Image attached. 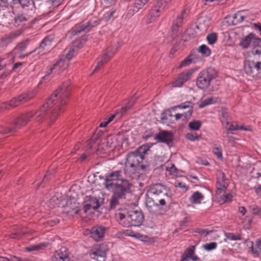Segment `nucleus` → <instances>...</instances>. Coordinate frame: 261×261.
Masks as SVG:
<instances>
[{"instance_id": "f257e3e1", "label": "nucleus", "mask_w": 261, "mask_h": 261, "mask_svg": "<svg viewBox=\"0 0 261 261\" xmlns=\"http://www.w3.org/2000/svg\"><path fill=\"white\" fill-rule=\"evenodd\" d=\"M69 85L68 82L64 83L38 110L21 114L14 121L13 127L1 133L14 132L25 126L33 118L34 121L39 123L45 122L47 125L53 123L62 111L61 107L66 103V98L69 94Z\"/></svg>"}, {"instance_id": "f03ea898", "label": "nucleus", "mask_w": 261, "mask_h": 261, "mask_svg": "<svg viewBox=\"0 0 261 261\" xmlns=\"http://www.w3.org/2000/svg\"><path fill=\"white\" fill-rule=\"evenodd\" d=\"M171 195L169 188L162 184L151 185L146 195V206L152 214H156L159 208L165 206L170 202Z\"/></svg>"}, {"instance_id": "7ed1b4c3", "label": "nucleus", "mask_w": 261, "mask_h": 261, "mask_svg": "<svg viewBox=\"0 0 261 261\" xmlns=\"http://www.w3.org/2000/svg\"><path fill=\"white\" fill-rule=\"evenodd\" d=\"M115 217L119 224L125 227L139 226L144 220V215L141 211L126 209L120 210L115 214Z\"/></svg>"}, {"instance_id": "20e7f679", "label": "nucleus", "mask_w": 261, "mask_h": 261, "mask_svg": "<svg viewBox=\"0 0 261 261\" xmlns=\"http://www.w3.org/2000/svg\"><path fill=\"white\" fill-rule=\"evenodd\" d=\"M144 160V155L136 150L128 153L124 164V171L127 177L134 178L140 169H144L145 166L141 163Z\"/></svg>"}, {"instance_id": "39448f33", "label": "nucleus", "mask_w": 261, "mask_h": 261, "mask_svg": "<svg viewBox=\"0 0 261 261\" xmlns=\"http://www.w3.org/2000/svg\"><path fill=\"white\" fill-rule=\"evenodd\" d=\"M121 171L117 170L112 172L106 176L103 185L106 189L109 191L130 189L132 184L128 180L121 177Z\"/></svg>"}, {"instance_id": "423d86ee", "label": "nucleus", "mask_w": 261, "mask_h": 261, "mask_svg": "<svg viewBox=\"0 0 261 261\" xmlns=\"http://www.w3.org/2000/svg\"><path fill=\"white\" fill-rule=\"evenodd\" d=\"M217 76V71L212 67L207 68L199 72L196 80V86L199 89H207L211 81Z\"/></svg>"}, {"instance_id": "0eeeda50", "label": "nucleus", "mask_w": 261, "mask_h": 261, "mask_svg": "<svg viewBox=\"0 0 261 261\" xmlns=\"http://www.w3.org/2000/svg\"><path fill=\"white\" fill-rule=\"evenodd\" d=\"M34 93L33 91L22 93L17 97H15L8 102L3 103L0 105V112L9 110L14 108L19 105L26 102L34 97Z\"/></svg>"}, {"instance_id": "6e6552de", "label": "nucleus", "mask_w": 261, "mask_h": 261, "mask_svg": "<svg viewBox=\"0 0 261 261\" xmlns=\"http://www.w3.org/2000/svg\"><path fill=\"white\" fill-rule=\"evenodd\" d=\"M69 60L64 58V56L60 57L58 61L53 65V67L50 68L47 73L43 76L42 80L41 81V83L49 81L51 79L50 74L51 73L57 74L61 73L67 68L69 66Z\"/></svg>"}, {"instance_id": "1a4fd4ad", "label": "nucleus", "mask_w": 261, "mask_h": 261, "mask_svg": "<svg viewBox=\"0 0 261 261\" xmlns=\"http://www.w3.org/2000/svg\"><path fill=\"white\" fill-rule=\"evenodd\" d=\"M245 73L251 76L259 79L261 77V62L251 60L246 61L244 63Z\"/></svg>"}, {"instance_id": "9d476101", "label": "nucleus", "mask_w": 261, "mask_h": 261, "mask_svg": "<svg viewBox=\"0 0 261 261\" xmlns=\"http://www.w3.org/2000/svg\"><path fill=\"white\" fill-rule=\"evenodd\" d=\"M113 195L110 202V207L111 210L115 209L120 204V200L125 199L127 194L131 192L130 189H123L118 190H111Z\"/></svg>"}, {"instance_id": "9b49d317", "label": "nucleus", "mask_w": 261, "mask_h": 261, "mask_svg": "<svg viewBox=\"0 0 261 261\" xmlns=\"http://www.w3.org/2000/svg\"><path fill=\"white\" fill-rule=\"evenodd\" d=\"M194 72V70L193 69H190L186 71L182 72L178 75V77L172 82L171 84L172 87H182L185 83L191 79Z\"/></svg>"}, {"instance_id": "f8f14e48", "label": "nucleus", "mask_w": 261, "mask_h": 261, "mask_svg": "<svg viewBox=\"0 0 261 261\" xmlns=\"http://www.w3.org/2000/svg\"><path fill=\"white\" fill-rule=\"evenodd\" d=\"M107 249L104 245L92 249L89 253L90 257L97 261H105Z\"/></svg>"}, {"instance_id": "ddd939ff", "label": "nucleus", "mask_w": 261, "mask_h": 261, "mask_svg": "<svg viewBox=\"0 0 261 261\" xmlns=\"http://www.w3.org/2000/svg\"><path fill=\"white\" fill-rule=\"evenodd\" d=\"M217 193L221 194L225 192L228 186V180L226 178L225 174L222 171L217 173Z\"/></svg>"}, {"instance_id": "4468645a", "label": "nucleus", "mask_w": 261, "mask_h": 261, "mask_svg": "<svg viewBox=\"0 0 261 261\" xmlns=\"http://www.w3.org/2000/svg\"><path fill=\"white\" fill-rule=\"evenodd\" d=\"M15 6L19 4L23 10L32 16L35 12V5L34 0H14Z\"/></svg>"}, {"instance_id": "2eb2a0df", "label": "nucleus", "mask_w": 261, "mask_h": 261, "mask_svg": "<svg viewBox=\"0 0 261 261\" xmlns=\"http://www.w3.org/2000/svg\"><path fill=\"white\" fill-rule=\"evenodd\" d=\"M52 261H69V252L68 248L62 246L56 251L51 256Z\"/></svg>"}, {"instance_id": "dca6fc26", "label": "nucleus", "mask_w": 261, "mask_h": 261, "mask_svg": "<svg viewBox=\"0 0 261 261\" xmlns=\"http://www.w3.org/2000/svg\"><path fill=\"white\" fill-rule=\"evenodd\" d=\"M187 16V12L186 10L182 11L180 14L178 16L173 22L172 26L171 28L172 37L175 38L177 36V33L179 28L181 26L182 21Z\"/></svg>"}, {"instance_id": "f3484780", "label": "nucleus", "mask_w": 261, "mask_h": 261, "mask_svg": "<svg viewBox=\"0 0 261 261\" xmlns=\"http://www.w3.org/2000/svg\"><path fill=\"white\" fill-rule=\"evenodd\" d=\"M116 51V49H113V47H108L106 53L101 57L100 60L98 62L93 73L97 71L104 64L106 63L113 56Z\"/></svg>"}, {"instance_id": "a211bd4d", "label": "nucleus", "mask_w": 261, "mask_h": 261, "mask_svg": "<svg viewBox=\"0 0 261 261\" xmlns=\"http://www.w3.org/2000/svg\"><path fill=\"white\" fill-rule=\"evenodd\" d=\"M106 231V228L105 227L97 225L93 227L90 230V236L95 241H100L104 237Z\"/></svg>"}, {"instance_id": "6ab92c4d", "label": "nucleus", "mask_w": 261, "mask_h": 261, "mask_svg": "<svg viewBox=\"0 0 261 261\" xmlns=\"http://www.w3.org/2000/svg\"><path fill=\"white\" fill-rule=\"evenodd\" d=\"M99 22L96 19H91L89 21L86 25L82 24L79 29H75L72 31L71 34L76 35L82 32H88L92 28L96 26Z\"/></svg>"}, {"instance_id": "aec40b11", "label": "nucleus", "mask_w": 261, "mask_h": 261, "mask_svg": "<svg viewBox=\"0 0 261 261\" xmlns=\"http://www.w3.org/2000/svg\"><path fill=\"white\" fill-rule=\"evenodd\" d=\"M223 125L226 129V131H229L231 130H249V127H245L243 125H240L239 123L237 121H233L230 122L229 121H226L225 122H223Z\"/></svg>"}, {"instance_id": "412c9836", "label": "nucleus", "mask_w": 261, "mask_h": 261, "mask_svg": "<svg viewBox=\"0 0 261 261\" xmlns=\"http://www.w3.org/2000/svg\"><path fill=\"white\" fill-rule=\"evenodd\" d=\"M172 134L168 131H162L159 133L154 137L155 140H158L159 142L165 143L170 145L172 142Z\"/></svg>"}, {"instance_id": "4be33fe9", "label": "nucleus", "mask_w": 261, "mask_h": 261, "mask_svg": "<svg viewBox=\"0 0 261 261\" xmlns=\"http://www.w3.org/2000/svg\"><path fill=\"white\" fill-rule=\"evenodd\" d=\"M20 34V32L19 31H17L5 35L3 38H2L0 42V45L2 47L7 46L14 39H15L18 36H19Z\"/></svg>"}, {"instance_id": "5701e85b", "label": "nucleus", "mask_w": 261, "mask_h": 261, "mask_svg": "<svg viewBox=\"0 0 261 261\" xmlns=\"http://www.w3.org/2000/svg\"><path fill=\"white\" fill-rule=\"evenodd\" d=\"M188 109L187 112L184 113L186 116H190L192 115L193 110V103L190 101H187L175 106L174 109Z\"/></svg>"}, {"instance_id": "b1692460", "label": "nucleus", "mask_w": 261, "mask_h": 261, "mask_svg": "<svg viewBox=\"0 0 261 261\" xmlns=\"http://www.w3.org/2000/svg\"><path fill=\"white\" fill-rule=\"evenodd\" d=\"M195 247L192 246L187 248L185 253L182 254L180 261H192L193 258L196 256H194Z\"/></svg>"}, {"instance_id": "393cba45", "label": "nucleus", "mask_w": 261, "mask_h": 261, "mask_svg": "<svg viewBox=\"0 0 261 261\" xmlns=\"http://www.w3.org/2000/svg\"><path fill=\"white\" fill-rule=\"evenodd\" d=\"M81 43L80 42L74 43L73 46L71 47L68 50V52L66 54L65 56H64V58L68 59L69 61L72 58L77 52V50L81 47Z\"/></svg>"}, {"instance_id": "a878e982", "label": "nucleus", "mask_w": 261, "mask_h": 261, "mask_svg": "<svg viewBox=\"0 0 261 261\" xmlns=\"http://www.w3.org/2000/svg\"><path fill=\"white\" fill-rule=\"evenodd\" d=\"M204 199L203 195L199 191L194 192L189 198V200L193 204H200Z\"/></svg>"}, {"instance_id": "bb28decb", "label": "nucleus", "mask_w": 261, "mask_h": 261, "mask_svg": "<svg viewBox=\"0 0 261 261\" xmlns=\"http://www.w3.org/2000/svg\"><path fill=\"white\" fill-rule=\"evenodd\" d=\"M54 37L53 36L49 35L45 37L40 43L48 51H50L52 48Z\"/></svg>"}, {"instance_id": "cd10ccee", "label": "nucleus", "mask_w": 261, "mask_h": 261, "mask_svg": "<svg viewBox=\"0 0 261 261\" xmlns=\"http://www.w3.org/2000/svg\"><path fill=\"white\" fill-rule=\"evenodd\" d=\"M246 11H238L232 17V24L236 25L245 20V15L243 13Z\"/></svg>"}, {"instance_id": "c85d7f7f", "label": "nucleus", "mask_w": 261, "mask_h": 261, "mask_svg": "<svg viewBox=\"0 0 261 261\" xmlns=\"http://www.w3.org/2000/svg\"><path fill=\"white\" fill-rule=\"evenodd\" d=\"M103 143L106 144L108 148H115L117 145V140L113 136H108Z\"/></svg>"}, {"instance_id": "c756f323", "label": "nucleus", "mask_w": 261, "mask_h": 261, "mask_svg": "<svg viewBox=\"0 0 261 261\" xmlns=\"http://www.w3.org/2000/svg\"><path fill=\"white\" fill-rule=\"evenodd\" d=\"M15 6L14 0H0V11Z\"/></svg>"}, {"instance_id": "7c9ffc66", "label": "nucleus", "mask_w": 261, "mask_h": 261, "mask_svg": "<svg viewBox=\"0 0 261 261\" xmlns=\"http://www.w3.org/2000/svg\"><path fill=\"white\" fill-rule=\"evenodd\" d=\"M49 51L46 49L42 45L40 44V45L36 47L33 51H31L29 54L34 53L35 55H37L38 57L46 55Z\"/></svg>"}, {"instance_id": "2f4dec72", "label": "nucleus", "mask_w": 261, "mask_h": 261, "mask_svg": "<svg viewBox=\"0 0 261 261\" xmlns=\"http://www.w3.org/2000/svg\"><path fill=\"white\" fill-rule=\"evenodd\" d=\"M48 243H41L39 244L26 247L25 248V250L28 252H31L35 250H39L45 248L48 246Z\"/></svg>"}, {"instance_id": "473e14b6", "label": "nucleus", "mask_w": 261, "mask_h": 261, "mask_svg": "<svg viewBox=\"0 0 261 261\" xmlns=\"http://www.w3.org/2000/svg\"><path fill=\"white\" fill-rule=\"evenodd\" d=\"M253 37L254 35L253 34H249L245 38L242 39L240 43V45L244 48H248L250 44L251 43Z\"/></svg>"}, {"instance_id": "72a5a7b5", "label": "nucleus", "mask_w": 261, "mask_h": 261, "mask_svg": "<svg viewBox=\"0 0 261 261\" xmlns=\"http://www.w3.org/2000/svg\"><path fill=\"white\" fill-rule=\"evenodd\" d=\"M149 0H136L134 4V12H138L140 9H142L148 2Z\"/></svg>"}, {"instance_id": "f704fd0d", "label": "nucleus", "mask_w": 261, "mask_h": 261, "mask_svg": "<svg viewBox=\"0 0 261 261\" xmlns=\"http://www.w3.org/2000/svg\"><path fill=\"white\" fill-rule=\"evenodd\" d=\"M102 134L103 133L101 130H98L96 133L94 134L88 142V148H91L92 144L95 143L98 139H99Z\"/></svg>"}, {"instance_id": "c9c22d12", "label": "nucleus", "mask_w": 261, "mask_h": 261, "mask_svg": "<svg viewBox=\"0 0 261 261\" xmlns=\"http://www.w3.org/2000/svg\"><path fill=\"white\" fill-rule=\"evenodd\" d=\"M224 236L226 238L224 241H226V239H227L229 241H237V240H241V236L240 234H235L232 232H225Z\"/></svg>"}, {"instance_id": "e433bc0d", "label": "nucleus", "mask_w": 261, "mask_h": 261, "mask_svg": "<svg viewBox=\"0 0 261 261\" xmlns=\"http://www.w3.org/2000/svg\"><path fill=\"white\" fill-rule=\"evenodd\" d=\"M201 126V122L199 120H193L189 122V127L193 130L197 131L200 129Z\"/></svg>"}, {"instance_id": "4c0bfd02", "label": "nucleus", "mask_w": 261, "mask_h": 261, "mask_svg": "<svg viewBox=\"0 0 261 261\" xmlns=\"http://www.w3.org/2000/svg\"><path fill=\"white\" fill-rule=\"evenodd\" d=\"M206 40L209 44L213 45L217 42L218 40V36L217 34L215 33H212L208 34L206 37Z\"/></svg>"}, {"instance_id": "58836bf2", "label": "nucleus", "mask_w": 261, "mask_h": 261, "mask_svg": "<svg viewBox=\"0 0 261 261\" xmlns=\"http://www.w3.org/2000/svg\"><path fill=\"white\" fill-rule=\"evenodd\" d=\"M185 138L186 139L193 142L197 140H200L201 139V137L200 136L198 135L196 133H187L185 135Z\"/></svg>"}, {"instance_id": "ea45409f", "label": "nucleus", "mask_w": 261, "mask_h": 261, "mask_svg": "<svg viewBox=\"0 0 261 261\" xmlns=\"http://www.w3.org/2000/svg\"><path fill=\"white\" fill-rule=\"evenodd\" d=\"M199 51L206 57H208L211 54V49L204 44L199 46Z\"/></svg>"}, {"instance_id": "a19ab883", "label": "nucleus", "mask_w": 261, "mask_h": 261, "mask_svg": "<svg viewBox=\"0 0 261 261\" xmlns=\"http://www.w3.org/2000/svg\"><path fill=\"white\" fill-rule=\"evenodd\" d=\"M254 48L253 53L255 55H261V39H258L254 42Z\"/></svg>"}, {"instance_id": "79ce46f5", "label": "nucleus", "mask_w": 261, "mask_h": 261, "mask_svg": "<svg viewBox=\"0 0 261 261\" xmlns=\"http://www.w3.org/2000/svg\"><path fill=\"white\" fill-rule=\"evenodd\" d=\"M89 203L91 204L93 210H96L99 206V201L96 197L90 196L89 198Z\"/></svg>"}, {"instance_id": "37998d69", "label": "nucleus", "mask_w": 261, "mask_h": 261, "mask_svg": "<svg viewBox=\"0 0 261 261\" xmlns=\"http://www.w3.org/2000/svg\"><path fill=\"white\" fill-rule=\"evenodd\" d=\"M249 208L253 215L261 217V207L256 205H250Z\"/></svg>"}, {"instance_id": "c03bdc74", "label": "nucleus", "mask_w": 261, "mask_h": 261, "mask_svg": "<svg viewBox=\"0 0 261 261\" xmlns=\"http://www.w3.org/2000/svg\"><path fill=\"white\" fill-rule=\"evenodd\" d=\"M171 1V0H158L156 5L164 10L168 7Z\"/></svg>"}, {"instance_id": "a18cd8bd", "label": "nucleus", "mask_w": 261, "mask_h": 261, "mask_svg": "<svg viewBox=\"0 0 261 261\" xmlns=\"http://www.w3.org/2000/svg\"><path fill=\"white\" fill-rule=\"evenodd\" d=\"M215 100L213 97H208L203 100L199 105V108H203L208 105L213 103Z\"/></svg>"}, {"instance_id": "49530a36", "label": "nucleus", "mask_w": 261, "mask_h": 261, "mask_svg": "<svg viewBox=\"0 0 261 261\" xmlns=\"http://www.w3.org/2000/svg\"><path fill=\"white\" fill-rule=\"evenodd\" d=\"M245 244H246L247 246L248 247V252L251 253L254 256V243L252 241H250L249 240H246Z\"/></svg>"}, {"instance_id": "de8ad7c7", "label": "nucleus", "mask_w": 261, "mask_h": 261, "mask_svg": "<svg viewBox=\"0 0 261 261\" xmlns=\"http://www.w3.org/2000/svg\"><path fill=\"white\" fill-rule=\"evenodd\" d=\"M28 18L23 14H19L17 15L14 18L15 23L19 24V22L28 21Z\"/></svg>"}, {"instance_id": "09e8293b", "label": "nucleus", "mask_w": 261, "mask_h": 261, "mask_svg": "<svg viewBox=\"0 0 261 261\" xmlns=\"http://www.w3.org/2000/svg\"><path fill=\"white\" fill-rule=\"evenodd\" d=\"M217 246V244L216 242H212L210 243L206 244L203 246V248L205 250L210 251L211 250H214L216 248Z\"/></svg>"}, {"instance_id": "8fccbe9b", "label": "nucleus", "mask_w": 261, "mask_h": 261, "mask_svg": "<svg viewBox=\"0 0 261 261\" xmlns=\"http://www.w3.org/2000/svg\"><path fill=\"white\" fill-rule=\"evenodd\" d=\"M166 170L169 172L170 174L173 176H176L178 173L177 168L173 164L170 166L167 167Z\"/></svg>"}, {"instance_id": "3c124183", "label": "nucleus", "mask_w": 261, "mask_h": 261, "mask_svg": "<svg viewBox=\"0 0 261 261\" xmlns=\"http://www.w3.org/2000/svg\"><path fill=\"white\" fill-rule=\"evenodd\" d=\"M221 114L222 118H223V120L222 121V123L224 122H224L229 121V115L226 109H222L221 111Z\"/></svg>"}, {"instance_id": "603ef678", "label": "nucleus", "mask_w": 261, "mask_h": 261, "mask_svg": "<svg viewBox=\"0 0 261 261\" xmlns=\"http://www.w3.org/2000/svg\"><path fill=\"white\" fill-rule=\"evenodd\" d=\"M23 64V63L22 62H17L15 63L12 68V70L14 72H18L21 70Z\"/></svg>"}, {"instance_id": "864d4df0", "label": "nucleus", "mask_w": 261, "mask_h": 261, "mask_svg": "<svg viewBox=\"0 0 261 261\" xmlns=\"http://www.w3.org/2000/svg\"><path fill=\"white\" fill-rule=\"evenodd\" d=\"M163 11V9H160L156 5L153 8H152L150 11V15H153L154 13H156V17H159L161 15V12Z\"/></svg>"}, {"instance_id": "5fc2aeb1", "label": "nucleus", "mask_w": 261, "mask_h": 261, "mask_svg": "<svg viewBox=\"0 0 261 261\" xmlns=\"http://www.w3.org/2000/svg\"><path fill=\"white\" fill-rule=\"evenodd\" d=\"M163 11V9H160L156 5L153 8H152L150 11V15H153L154 13H156V17H159L161 15V12Z\"/></svg>"}, {"instance_id": "6e6d98bb", "label": "nucleus", "mask_w": 261, "mask_h": 261, "mask_svg": "<svg viewBox=\"0 0 261 261\" xmlns=\"http://www.w3.org/2000/svg\"><path fill=\"white\" fill-rule=\"evenodd\" d=\"M186 114L185 113L182 114H176L174 115L175 118L176 120H178L179 119H182L183 121H186L188 120L190 117L187 116L186 115Z\"/></svg>"}, {"instance_id": "4d7b16f0", "label": "nucleus", "mask_w": 261, "mask_h": 261, "mask_svg": "<svg viewBox=\"0 0 261 261\" xmlns=\"http://www.w3.org/2000/svg\"><path fill=\"white\" fill-rule=\"evenodd\" d=\"M192 63V60L190 59V57L189 56L188 58L183 60L180 65L179 66V68H181L182 67L188 66L190 65Z\"/></svg>"}, {"instance_id": "13d9d810", "label": "nucleus", "mask_w": 261, "mask_h": 261, "mask_svg": "<svg viewBox=\"0 0 261 261\" xmlns=\"http://www.w3.org/2000/svg\"><path fill=\"white\" fill-rule=\"evenodd\" d=\"M223 134L225 135V136H223V137H226L228 139V142L229 143L232 142L234 141V137L232 136V133L229 131H225Z\"/></svg>"}, {"instance_id": "bf43d9fd", "label": "nucleus", "mask_w": 261, "mask_h": 261, "mask_svg": "<svg viewBox=\"0 0 261 261\" xmlns=\"http://www.w3.org/2000/svg\"><path fill=\"white\" fill-rule=\"evenodd\" d=\"M114 13H115V11H109V12H106L103 15V19L105 21L109 20L111 18V17L113 16Z\"/></svg>"}, {"instance_id": "052dcab7", "label": "nucleus", "mask_w": 261, "mask_h": 261, "mask_svg": "<svg viewBox=\"0 0 261 261\" xmlns=\"http://www.w3.org/2000/svg\"><path fill=\"white\" fill-rule=\"evenodd\" d=\"M213 232V230H210L207 229H200L198 231V232L200 233V234L204 235V236H206L210 233Z\"/></svg>"}, {"instance_id": "680f3d73", "label": "nucleus", "mask_w": 261, "mask_h": 261, "mask_svg": "<svg viewBox=\"0 0 261 261\" xmlns=\"http://www.w3.org/2000/svg\"><path fill=\"white\" fill-rule=\"evenodd\" d=\"M175 187H176L180 188V189H185L186 190H188V187L186 185V184L184 183V182H176L175 183Z\"/></svg>"}, {"instance_id": "e2e57ef3", "label": "nucleus", "mask_w": 261, "mask_h": 261, "mask_svg": "<svg viewBox=\"0 0 261 261\" xmlns=\"http://www.w3.org/2000/svg\"><path fill=\"white\" fill-rule=\"evenodd\" d=\"M232 195L231 194H227L224 195V197L222 198L225 202H230L232 200Z\"/></svg>"}, {"instance_id": "0e129e2a", "label": "nucleus", "mask_w": 261, "mask_h": 261, "mask_svg": "<svg viewBox=\"0 0 261 261\" xmlns=\"http://www.w3.org/2000/svg\"><path fill=\"white\" fill-rule=\"evenodd\" d=\"M261 253V249L257 247L255 244L254 245V256L257 257Z\"/></svg>"}, {"instance_id": "69168bd1", "label": "nucleus", "mask_w": 261, "mask_h": 261, "mask_svg": "<svg viewBox=\"0 0 261 261\" xmlns=\"http://www.w3.org/2000/svg\"><path fill=\"white\" fill-rule=\"evenodd\" d=\"M79 211L80 209L79 207L75 206L74 207L72 208L71 211H67V212L70 213L72 215H74L75 214H78Z\"/></svg>"}, {"instance_id": "338daca9", "label": "nucleus", "mask_w": 261, "mask_h": 261, "mask_svg": "<svg viewBox=\"0 0 261 261\" xmlns=\"http://www.w3.org/2000/svg\"><path fill=\"white\" fill-rule=\"evenodd\" d=\"M152 133L151 131H146L143 135V138L145 140H147L148 138L151 137Z\"/></svg>"}, {"instance_id": "774afa93", "label": "nucleus", "mask_w": 261, "mask_h": 261, "mask_svg": "<svg viewBox=\"0 0 261 261\" xmlns=\"http://www.w3.org/2000/svg\"><path fill=\"white\" fill-rule=\"evenodd\" d=\"M255 244L258 248L261 249V238L257 239L255 242Z\"/></svg>"}]
</instances>
